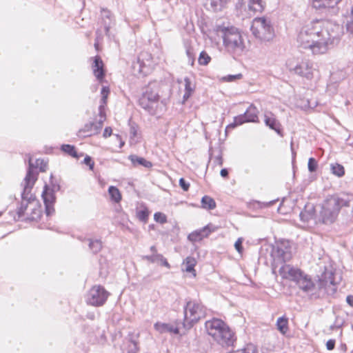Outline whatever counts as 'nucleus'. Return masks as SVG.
Returning <instances> with one entry per match:
<instances>
[{
  "label": "nucleus",
  "instance_id": "f257e3e1",
  "mask_svg": "<svg viewBox=\"0 0 353 353\" xmlns=\"http://www.w3.org/2000/svg\"><path fill=\"white\" fill-rule=\"evenodd\" d=\"M340 26L330 20H314L304 25L297 35L301 47L314 54L325 53L339 37Z\"/></svg>",
  "mask_w": 353,
  "mask_h": 353
},
{
  "label": "nucleus",
  "instance_id": "f03ea898",
  "mask_svg": "<svg viewBox=\"0 0 353 353\" xmlns=\"http://www.w3.org/2000/svg\"><path fill=\"white\" fill-rule=\"evenodd\" d=\"M279 272L283 279L294 282L301 290L312 299L319 298L323 290L328 294H334L336 292V286L341 280V275L327 269L316 283L310 276L290 265H283L279 268Z\"/></svg>",
  "mask_w": 353,
  "mask_h": 353
},
{
  "label": "nucleus",
  "instance_id": "7ed1b4c3",
  "mask_svg": "<svg viewBox=\"0 0 353 353\" xmlns=\"http://www.w3.org/2000/svg\"><path fill=\"white\" fill-rule=\"evenodd\" d=\"M214 30L223 39L225 50L234 58L241 56L246 49L241 31L234 26L216 25Z\"/></svg>",
  "mask_w": 353,
  "mask_h": 353
},
{
  "label": "nucleus",
  "instance_id": "20e7f679",
  "mask_svg": "<svg viewBox=\"0 0 353 353\" xmlns=\"http://www.w3.org/2000/svg\"><path fill=\"white\" fill-rule=\"evenodd\" d=\"M351 200L349 196H339L337 194L327 196L319 205V221L322 224L331 225L334 223L341 209L350 207Z\"/></svg>",
  "mask_w": 353,
  "mask_h": 353
},
{
  "label": "nucleus",
  "instance_id": "39448f33",
  "mask_svg": "<svg viewBox=\"0 0 353 353\" xmlns=\"http://www.w3.org/2000/svg\"><path fill=\"white\" fill-rule=\"evenodd\" d=\"M205 327L207 333L222 347L233 345L235 341L234 334L222 320L213 319L207 321Z\"/></svg>",
  "mask_w": 353,
  "mask_h": 353
},
{
  "label": "nucleus",
  "instance_id": "423d86ee",
  "mask_svg": "<svg viewBox=\"0 0 353 353\" xmlns=\"http://www.w3.org/2000/svg\"><path fill=\"white\" fill-rule=\"evenodd\" d=\"M32 164L30 163V168L27 171L26 177L22 183L23 190L21 193V202L17 208V214L18 220L22 219L26 215L28 208L36 204L35 196L31 194V190L37 181L36 176L32 170Z\"/></svg>",
  "mask_w": 353,
  "mask_h": 353
},
{
  "label": "nucleus",
  "instance_id": "0eeeda50",
  "mask_svg": "<svg viewBox=\"0 0 353 353\" xmlns=\"http://www.w3.org/2000/svg\"><path fill=\"white\" fill-rule=\"evenodd\" d=\"M159 99V84L152 82L146 87L139 99V104L150 114L154 115L157 112Z\"/></svg>",
  "mask_w": 353,
  "mask_h": 353
},
{
  "label": "nucleus",
  "instance_id": "6e6552de",
  "mask_svg": "<svg viewBox=\"0 0 353 353\" xmlns=\"http://www.w3.org/2000/svg\"><path fill=\"white\" fill-rule=\"evenodd\" d=\"M206 314V307L201 303L196 301H188L184 307L183 327L190 329L194 323L205 318Z\"/></svg>",
  "mask_w": 353,
  "mask_h": 353
},
{
  "label": "nucleus",
  "instance_id": "1a4fd4ad",
  "mask_svg": "<svg viewBox=\"0 0 353 353\" xmlns=\"http://www.w3.org/2000/svg\"><path fill=\"white\" fill-rule=\"evenodd\" d=\"M254 37L261 41H270L273 38L274 29L270 21L265 17L255 18L251 26Z\"/></svg>",
  "mask_w": 353,
  "mask_h": 353
},
{
  "label": "nucleus",
  "instance_id": "9d476101",
  "mask_svg": "<svg viewBox=\"0 0 353 353\" xmlns=\"http://www.w3.org/2000/svg\"><path fill=\"white\" fill-rule=\"evenodd\" d=\"M271 256L272 258V270L279 269L283 265H286L285 262L292 258L291 248L288 241H283L277 243L273 247Z\"/></svg>",
  "mask_w": 353,
  "mask_h": 353
},
{
  "label": "nucleus",
  "instance_id": "9b49d317",
  "mask_svg": "<svg viewBox=\"0 0 353 353\" xmlns=\"http://www.w3.org/2000/svg\"><path fill=\"white\" fill-rule=\"evenodd\" d=\"M110 293L101 285H94L88 291L86 296V303L88 305L99 307L106 302Z\"/></svg>",
  "mask_w": 353,
  "mask_h": 353
},
{
  "label": "nucleus",
  "instance_id": "f8f14e48",
  "mask_svg": "<svg viewBox=\"0 0 353 353\" xmlns=\"http://www.w3.org/2000/svg\"><path fill=\"white\" fill-rule=\"evenodd\" d=\"M258 114L259 110L253 104H251L243 114L235 117L234 118V122L229 124L227 128H234L245 123H259Z\"/></svg>",
  "mask_w": 353,
  "mask_h": 353
},
{
  "label": "nucleus",
  "instance_id": "ddd939ff",
  "mask_svg": "<svg viewBox=\"0 0 353 353\" xmlns=\"http://www.w3.org/2000/svg\"><path fill=\"white\" fill-rule=\"evenodd\" d=\"M303 227L312 228L319 223V214L316 215L315 208L312 203H307L299 214Z\"/></svg>",
  "mask_w": 353,
  "mask_h": 353
},
{
  "label": "nucleus",
  "instance_id": "4468645a",
  "mask_svg": "<svg viewBox=\"0 0 353 353\" xmlns=\"http://www.w3.org/2000/svg\"><path fill=\"white\" fill-rule=\"evenodd\" d=\"M314 68L313 63L308 60H303L293 69L295 74L310 80L314 77Z\"/></svg>",
  "mask_w": 353,
  "mask_h": 353
},
{
  "label": "nucleus",
  "instance_id": "2eb2a0df",
  "mask_svg": "<svg viewBox=\"0 0 353 353\" xmlns=\"http://www.w3.org/2000/svg\"><path fill=\"white\" fill-rule=\"evenodd\" d=\"M42 198L45 205V211L47 216H51L54 212V204L56 196L54 192L50 191L48 185H45L42 192Z\"/></svg>",
  "mask_w": 353,
  "mask_h": 353
},
{
  "label": "nucleus",
  "instance_id": "dca6fc26",
  "mask_svg": "<svg viewBox=\"0 0 353 353\" xmlns=\"http://www.w3.org/2000/svg\"><path fill=\"white\" fill-rule=\"evenodd\" d=\"M241 8L254 12H261L264 10L265 3L262 0H239Z\"/></svg>",
  "mask_w": 353,
  "mask_h": 353
},
{
  "label": "nucleus",
  "instance_id": "f3484780",
  "mask_svg": "<svg viewBox=\"0 0 353 353\" xmlns=\"http://www.w3.org/2000/svg\"><path fill=\"white\" fill-rule=\"evenodd\" d=\"M264 118V122L267 126L274 130L279 136H283L281 123L272 112L265 113Z\"/></svg>",
  "mask_w": 353,
  "mask_h": 353
},
{
  "label": "nucleus",
  "instance_id": "a211bd4d",
  "mask_svg": "<svg viewBox=\"0 0 353 353\" xmlns=\"http://www.w3.org/2000/svg\"><path fill=\"white\" fill-rule=\"evenodd\" d=\"M103 128L101 121L97 122H90L84 125L83 128L80 132L83 133V136L90 137L92 135L97 134L100 132Z\"/></svg>",
  "mask_w": 353,
  "mask_h": 353
},
{
  "label": "nucleus",
  "instance_id": "6ab92c4d",
  "mask_svg": "<svg viewBox=\"0 0 353 353\" xmlns=\"http://www.w3.org/2000/svg\"><path fill=\"white\" fill-rule=\"evenodd\" d=\"M154 327L160 334L173 333L177 334L179 332V328L170 323L157 322L154 325Z\"/></svg>",
  "mask_w": 353,
  "mask_h": 353
},
{
  "label": "nucleus",
  "instance_id": "aec40b11",
  "mask_svg": "<svg viewBox=\"0 0 353 353\" xmlns=\"http://www.w3.org/2000/svg\"><path fill=\"white\" fill-rule=\"evenodd\" d=\"M93 73L97 79L101 81L104 77L103 63L99 57H95L93 65Z\"/></svg>",
  "mask_w": 353,
  "mask_h": 353
},
{
  "label": "nucleus",
  "instance_id": "412c9836",
  "mask_svg": "<svg viewBox=\"0 0 353 353\" xmlns=\"http://www.w3.org/2000/svg\"><path fill=\"white\" fill-rule=\"evenodd\" d=\"M208 228V226H205L202 230L194 231L190 233L188 235V239L192 242H196L202 240L204 237L208 236V234L211 232Z\"/></svg>",
  "mask_w": 353,
  "mask_h": 353
},
{
  "label": "nucleus",
  "instance_id": "4be33fe9",
  "mask_svg": "<svg viewBox=\"0 0 353 353\" xmlns=\"http://www.w3.org/2000/svg\"><path fill=\"white\" fill-rule=\"evenodd\" d=\"M196 264V260L192 256L186 257L182 263V270L190 273H192L193 276H196L194 267Z\"/></svg>",
  "mask_w": 353,
  "mask_h": 353
},
{
  "label": "nucleus",
  "instance_id": "5701e85b",
  "mask_svg": "<svg viewBox=\"0 0 353 353\" xmlns=\"http://www.w3.org/2000/svg\"><path fill=\"white\" fill-rule=\"evenodd\" d=\"M128 159L131 161L134 166H143L146 168H150L152 166V163L146 160L143 157H139L135 154H131L128 157Z\"/></svg>",
  "mask_w": 353,
  "mask_h": 353
},
{
  "label": "nucleus",
  "instance_id": "b1692460",
  "mask_svg": "<svg viewBox=\"0 0 353 353\" xmlns=\"http://www.w3.org/2000/svg\"><path fill=\"white\" fill-rule=\"evenodd\" d=\"M31 212L29 214L27 212L26 220L28 221H36L40 218L41 214V205L39 202L36 200V204L32 205L30 208Z\"/></svg>",
  "mask_w": 353,
  "mask_h": 353
},
{
  "label": "nucleus",
  "instance_id": "393cba45",
  "mask_svg": "<svg viewBox=\"0 0 353 353\" xmlns=\"http://www.w3.org/2000/svg\"><path fill=\"white\" fill-rule=\"evenodd\" d=\"M341 0H313V6L316 9L334 8Z\"/></svg>",
  "mask_w": 353,
  "mask_h": 353
},
{
  "label": "nucleus",
  "instance_id": "a878e982",
  "mask_svg": "<svg viewBox=\"0 0 353 353\" xmlns=\"http://www.w3.org/2000/svg\"><path fill=\"white\" fill-rule=\"evenodd\" d=\"M112 24H113L112 20L108 21L107 19H104L103 20H101V26H103V30H102V28H101L97 30V32H96L97 39V40L100 39L103 37V33L105 34L106 35H108V32H109V30Z\"/></svg>",
  "mask_w": 353,
  "mask_h": 353
},
{
  "label": "nucleus",
  "instance_id": "bb28decb",
  "mask_svg": "<svg viewBox=\"0 0 353 353\" xmlns=\"http://www.w3.org/2000/svg\"><path fill=\"white\" fill-rule=\"evenodd\" d=\"M28 162H29V166H28V170L30 168V165L31 163L32 164V170L33 172L34 173L37 179L38 173L34 170V169L39 168L40 171L44 172V171H46V170L47 168V163L45 162L43 159H38L36 160L35 164H34L32 163V158L30 157H29Z\"/></svg>",
  "mask_w": 353,
  "mask_h": 353
},
{
  "label": "nucleus",
  "instance_id": "cd10ccee",
  "mask_svg": "<svg viewBox=\"0 0 353 353\" xmlns=\"http://www.w3.org/2000/svg\"><path fill=\"white\" fill-rule=\"evenodd\" d=\"M61 149L63 152H65V153L68 154V155H70L72 157H74L76 159H79L80 157L83 156V153L78 154V153L77 152V151L75 150V147L72 145L63 144L61 146Z\"/></svg>",
  "mask_w": 353,
  "mask_h": 353
},
{
  "label": "nucleus",
  "instance_id": "c85d7f7f",
  "mask_svg": "<svg viewBox=\"0 0 353 353\" xmlns=\"http://www.w3.org/2000/svg\"><path fill=\"white\" fill-rule=\"evenodd\" d=\"M185 81V93L183 94V101H187L190 97L192 95V92L194 90V86L192 85L190 79L188 77H185L184 79Z\"/></svg>",
  "mask_w": 353,
  "mask_h": 353
},
{
  "label": "nucleus",
  "instance_id": "c756f323",
  "mask_svg": "<svg viewBox=\"0 0 353 353\" xmlns=\"http://www.w3.org/2000/svg\"><path fill=\"white\" fill-rule=\"evenodd\" d=\"M201 207L206 210H213L216 208L215 201L209 196H204L201 199Z\"/></svg>",
  "mask_w": 353,
  "mask_h": 353
},
{
  "label": "nucleus",
  "instance_id": "7c9ffc66",
  "mask_svg": "<svg viewBox=\"0 0 353 353\" xmlns=\"http://www.w3.org/2000/svg\"><path fill=\"white\" fill-rule=\"evenodd\" d=\"M139 334H130L129 338L130 341L132 343V345L129 347L128 349V353H137L139 348L138 346V341H137V339L139 337Z\"/></svg>",
  "mask_w": 353,
  "mask_h": 353
},
{
  "label": "nucleus",
  "instance_id": "2f4dec72",
  "mask_svg": "<svg viewBox=\"0 0 353 353\" xmlns=\"http://www.w3.org/2000/svg\"><path fill=\"white\" fill-rule=\"evenodd\" d=\"M277 329L282 334H285L288 330V319L285 316L279 317L276 321Z\"/></svg>",
  "mask_w": 353,
  "mask_h": 353
},
{
  "label": "nucleus",
  "instance_id": "473e14b6",
  "mask_svg": "<svg viewBox=\"0 0 353 353\" xmlns=\"http://www.w3.org/2000/svg\"><path fill=\"white\" fill-rule=\"evenodd\" d=\"M108 193L111 199L115 203H119L121 200V194L117 188L115 186H110Z\"/></svg>",
  "mask_w": 353,
  "mask_h": 353
},
{
  "label": "nucleus",
  "instance_id": "72a5a7b5",
  "mask_svg": "<svg viewBox=\"0 0 353 353\" xmlns=\"http://www.w3.org/2000/svg\"><path fill=\"white\" fill-rule=\"evenodd\" d=\"M331 172L338 177H341L345 174L344 167L339 163H332L330 165Z\"/></svg>",
  "mask_w": 353,
  "mask_h": 353
},
{
  "label": "nucleus",
  "instance_id": "f704fd0d",
  "mask_svg": "<svg viewBox=\"0 0 353 353\" xmlns=\"http://www.w3.org/2000/svg\"><path fill=\"white\" fill-rule=\"evenodd\" d=\"M89 241V248L94 253H98L102 248V243L100 240H92L88 239Z\"/></svg>",
  "mask_w": 353,
  "mask_h": 353
},
{
  "label": "nucleus",
  "instance_id": "c9c22d12",
  "mask_svg": "<svg viewBox=\"0 0 353 353\" xmlns=\"http://www.w3.org/2000/svg\"><path fill=\"white\" fill-rule=\"evenodd\" d=\"M211 8L214 11L220 10L227 3L228 0H208Z\"/></svg>",
  "mask_w": 353,
  "mask_h": 353
},
{
  "label": "nucleus",
  "instance_id": "e433bc0d",
  "mask_svg": "<svg viewBox=\"0 0 353 353\" xmlns=\"http://www.w3.org/2000/svg\"><path fill=\"white\" fill-rule=\"evenodd\" d=\"M149 214L150 212L146 208H144L143 209L139 210L137 212V217L139 221L146 223L148 219Z\"/></svg>",
  "mask_w": 353,
  "mask_h": 353
},
{
  "label": "nucleus",
  "instance_id": "4c0bfd02",
  "mask_svg": "<svg viewBox=\"0 0 353 353\" xmlns=\"http://www.w3.org/2000/svg\"><path fill=\"white\" fill-rule=\"evenodd\" d=\"M211 60V57L205 51H202L199 57L198 62L201 65H208Z\"/></svg>",
  "mask_w": 353,
  "mask_h": 353
},
{
  "label": "nucleus",
  "instance_id": "58836bf2",
  "mask_svg": "<svg viewBox=\"0 0 353 353\" xmlns=\"http://www.w3.org/2000/svg\"><path fill=\"white\" fill-rule=\"evenodd\" d=\"M130 138L131 140H134L138 134L139 127L134 122H130Z\"/></svg>",
  "mask_w": 353,
  "mask_h": 353
},
{
  "label": "nucleus",
  "instance_id": "ea45409f",
  "mask_svg": "<svg viewBox=\"0 0 353 353\" xmlns=\"http://www.w3.org/2000/svg\"><path fill=\"white\" fill-rule=\"evenodd\" d=\"M143 258L150 263H158L160 259H162V254L154 253L152 255L144 256Z\"/></svg>",
  "mask_w": 353,
  "mask_h": 353
},
{
  "label": "nucleus",
  "instance_id": "a19ab883",
  "mask_svg": "<svg viewBox=\"0 0 353 353\" xmlns=\"http://www.w3.org/2000/svg\"><path fill=\"white\" fill-rule=\"evenodd\" d=\"M110 93V89L107 86H103L101 91V103L106 104L108 96Z\"/></svg>",
  "mask_w": 353,
  "mask_h": 353
},
{
  "label": "nucleus",
  "instance_id": "79ce46f5",
  "mask_svg": "<svg viewBox=\"0 0 353 353\" xmlns=\"http://www.w3.org/2000/svg\"><path fill=\"white\" fill-rule=\"evenodd\" d=\"M317 165H318L317 161L314 158L311 157L309 159L307 167H308V170L310 172H315L317 169Z\"/></svg>",
  "mask_w": 353,
  "mask_h": 353
},
{
  "label": "nucleus",
  "instance_id": "37998d69",
  "mask_svg": "<svg viewBox=\"0 0 353 353\" xmlns=\"http://www.w3.org/2000/svg\"><path fill=\"white\" fill-rule=\"evenodd\" d=\"M154 219L155 221L160 223H164L167 221L166 216L161 212H156L154 214Z\"/></svg>",
  "mask_w": 353,
  "mask_h": 353
},
{
  "label": "nucleus",
  "instance_id": "c03bdc74",
  "mask_svg": "<svg viewBox=\"0 0 353 353\" xmlns=\"http://www.w3.org/2000/svg\"><path fill=\"white\" fill-rule=\"evenodd\" d=\"M105 104L101 103L99 107V121H101L102 124L103 125V122L105 120Z\"/></svg>",
  "mask_w": 353,
  "mask_h": 353
},
{
  "label": "nucleus",
  "instance_id": "a18cd8bd",
  "mask_svg": "<svg viewBox=\"0 0 353 353\" xmlns=\"http://www.w3.org/2000/svg\"><path fill=\"white\" fill-rule=\"evenodd\" d=\"M242 78V74H235V75H232V74H230V75H228V76H225L223 78V79L225 81H228V82H232V81H234L236 79H240Z\"/></svg>",
  "mask_w": 353,
  "mask_h": 353
},
{
  "label": "nucleus",
  "instance_id": "49530a36",
  "mask_svg": "<svg viewBox=\"0 0 353 353\" xmlns=\"http://www.w3.org/2000/svg\"><path fill=\"white\" fill-rule=\"evenodd\" d=\"M83 163L85 165L89 166V169L90 170H93L94 166V162L92 161V158L90 156H88V155L85 156V157L84 158V160H83Z\"/></svg>",
  "mask_w": 353,
  "mask_h": 353
},
{
  "label": "nucleus",
  "instance_id": "de8ad7c7",
  "mask_svg": "<svg viewBox=\"0 0 353 353\" xmlns=\"http://www.w3.org/2000/svg\"><path fill=\"white\" fill-rule=\"evenodd\" d=\"M179 185L184 191H188L190 188V183L183 178L179 179Z\"/></svg>",
  "mask_w": 353,
  "mask_h": 353
},
{
  "label": "nucleus",
  "instance_id": "09e8293b",
  "mask_svg": "<svg viewBox=\"0 0 353 353\" xmlns=\"http://www.w3.org/2000/svg\"><path fill=\"white\" fill-rule=\"evenodd\" d=\"M186 54L188 57V61L191 65H194V54L190 48L186 50Z\"/></svg>",
  "mask_w": 353,
  "mask_h": 353
},
{
  "label": "nucleus",
  "instance_id": "8fccbe9b",
  "mask_svg": "<svg viewBox=\"0 0 353 353\" xmlns=\"http://www.w3.org/2000/svg\"><path fill=\"white\" fill-rule=\"evenodd\" d=\"M104 19H107L110 21L112 20V17L109 10L103 9L101 11V20H103Z\"/></svg>",
  "mask_w": 353,
  "mask_h": 353
},
{
  "label": "nucleus",
  "instance_id": "3c124183",
  "mask_svg": "<svg viewBox=\"0 0 353 353\" xmlns=\"http://www.w3.org/2000/svg\"><path fill=\"white\" fill-rule=\"evenodd\" d=\"M242 242L243 239L241 238H239L234 243L235 249L239 253H241L243 251Z\"/></svg>",
  "mask_w": 353,
  "mask_h": 353
},
{
  "label": "nucleus",
  "instance_id": "603ef678",
  "mask_svg": "<svg viewBox=\"0 0 353 353\" xmlns=\"http://www.w3.org/2000/svg\"><path fill=\"white\" fill-rule=\"evenodd\" d=\"M50 188V191L55 193L60 190V185L57 182H53L51 181L50 185H48Z\"/></svg>",
  "mask_w": 353,
  "mask_h": 353
},
{
  "label": "nucleus",
  "instance_id": "864d4df0",
  "mask_svg": "<svg viewBox=\"0 0 353 353\" xmlns=\"http://www.w3.org/2000/svg\"><path fill=\"white\" fill-rule=\"evenodd\" d=\"M335 347V340L334 339H330L326 343V347L328 350H334Z\"/></svg>",
  "mask_w": 353,
  "mask_h": 353
},
{
  "label": "nucleus",
  "instance_id": "5fc2aeb1",
  "mask_svg": "<svg viewBox=\"0 0 353 353\" xmlns=\"http://www.w3.org/2000/svg\"><path fill=\"white\" fill-rule=\"evenodd\" d=\"M112 128L110 127H106L104 130L103 137L104 138H107L112 134Z\"/></svg>",
  "mask_w": 353,
  "mask_h": 353
},
{
  "label": "nucleus",
  "instance_id": "6e6d98bb",
  "mask_svg": "<svg viewBox=\"0 0 353 353\" xmlns=\"http://www.w3.org/2000/svg\"><path fill=\"white\" fill-rule=\"evenodd\" d=\"M159 262L161 263V265H163L168 268H170V265L169 263L168 262L167 259L165 258H164L163 255H162V259H160Z\"/></svg>",
  "mask_w": 353,
  "mask_h": 353
},
{
  "label": "nucleus",
  "instance_id": "4d7b16f0",
  "mask_svg": "<svg viewBox=\"0 0 353 353\" xmlns=\"http://www.w3.org/2000/svg\"><path fill=\"white\" fill-rule=\"evenodd\" d=\"M346 301L348 305H350L351 307H353V296L352 295H348L346 297Z\"/></svg>",
  "mask_w": 353,
  "mask_h": 353
},
{
  "label": "nucleus",
  "instance_id": "13d9d810",
  "mask_svg": "<svg viewBox=\"0 0 353 353\" xmlns=\"http://www.w3.org/2000/svg\"><path fill=\"white\" fill-rule=\"evenodd\" d=\"M220 174L223 178H227L228 176V170L226 168H223L221 170Z\"/></svg>",
  "mask_w": 353,
  "mask_h": 353
},
{
  "label": "nucleus",
  "instance_id": "bf43d9fd",
  "mask_svg": "<svg viewBox=\"0 0 353 353\" xmlns=\"http://www.w3.org/2000/svg\"><path fill=\"white\" fill-rule=\"evenodd\" d=\"M150 251L152 252V254L154 253H157V248L154 245H152L150 247Z\"/></svg>",
  "mask_w": 353,
  "mask_h": 353
},
{
  "label": "nucleus",
  "instance_id": "052dcab7",
  "mask_svg": "<svg viewBox=\"0 0 353 353\" xmlns=\"http://www.w3.org/2000/svg\"><path fill=\"white\" fill-rule=\"evenodd\" d=\"M275 202H276V200L270 201V202H268V203H265V206H271V205H272Z\"/></svg>",
  "mask_w": 353,
  "mask_h": 353
},
{
  "label": "nucleus",
  "instance_id": "680f3d73",
  "mask_svg": "<svg viewBox=\"0 0 353 353\" xmlns=\"http://www.w3.org/2000/svg\"><path fill=\"white\" fill-rule=\"evenodd\" d=\"M216 161H217V163H219V165H221L223 162H222V159L221 157H218L216 159Z\"/></svg>",
  "mask_w": 353,
  "mask_h": 353
},
{
  "label": "nucleus",
  "instance_id": "e2e57ef3",
  "mask_svg": "<svg viewBox=\"0 0 353 353\" xmlns=\"http://www.w3.org/2000/svg\"><path fill=\"white\" fill-rule=\"evenodd\" d=\"M88 318H89L90 319L93 320L94 318V314H88Z\"/></svg>",
  "mask_w": 353,
  "mask_h": 353
},
{
  "label": "nucleus",
  "instance_id": "0e129e2a",
  "mask_svg": "<svg viewBox=\"0 0 353 353\" xmlns=\"http://www.w3.org/2000/svg\"><path fill=\"white\" fill-rule=\"evenodd\" d=\"M341 347L343 350H346V345L345 344H342L341 345Z\"/></svg>",
  "mask_w": 353,
  "mask_h": 353
},
{
  "label": "nucleus",
  "instance_id": "69168bd1",
  "mask_svg": "<svg viewBox=\"0 0 353 353\" xmlns=\"http://www.w3.org/2000/svg\"><path fill=\"white\" fill-rule=\"evenodd\" d=\"M350 14H351V16H352V18H353V7L351 8V12H350Z\"/></svg>",
  "mask_w": 353,
  "mask_h": 353
},
{
  "label": "nucleus",
  "instance_id": "338daca9",
  "mask_svg": "<svg viewBox=\"0 0 353 353\" xmlns=\"http://www.w3.org/2000/svg\"><path fill=\"white\" fill-rule=\"evenodd\" d=\"M124 145V142L120 143V148H121Z\"/></svg>",
  "mask_w": 353,
  "mask_h": 353
},
{
  "label": "nucleus",
  "instance_id": "774afa93",
  "mask_svg": "<svg viewBox=\"0 0 353 353\" xmlns=\"http://www.w3.org/2000/svg\"><path fill=\"white\" fill-rule=\"evenodd\" d=\"M330 87H331V85H327V88H328V89H330Z\"/></svg>",
  "mask_w": 353,
  "mask_h": 353
}]
</instances>
